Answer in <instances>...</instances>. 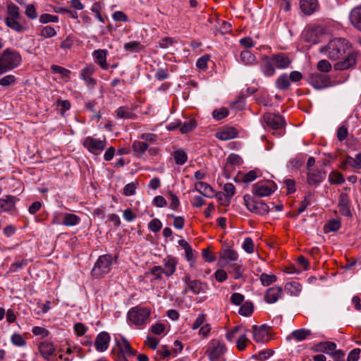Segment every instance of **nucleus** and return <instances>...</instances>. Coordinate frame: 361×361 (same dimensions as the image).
<instances>
[{
	"instance_id": "52",
	"label": "nucleus",
	"mask_w": 361,
	"mask_h": 361,
	"mask_svg": "<svg viewBox=\"0 0 361 361\" xmlns=\"http://www.w3.org/2000/svg\"><path fill=\"white\" fill-rule=\"evenodd\" d=\"M27 262H28V260L25 259H22L20 262H13L11 265L8 272L13 273V272L17 271L18 269H21L23 266L27 265Z\"/></svg>"
},
{
	"instance_id": "26",
	"label": "nucleus",
	"mask_w": 361,
	"mask_h": 361,
	"mask_svg": "<svg viewBox=\"0 0 361 361\" xmlns=\"http://www.w3.org/2000/svg\"><path fill=\"white\" fill-rule=\"evenodd\" d=\"M195 189L204 197H211L214 194L212 188L207 183L197 182L195 185Z\"/></svg>"
},
{
	"instance_id": "32",
	"label": "nucleus",
	"mask_w": 361,
	"mask_h": 361,
	"mask_svg": "<svg viewBox=\"0 0 361 361\" xmlns=\"http://www.w3.org/2000/svg\"><path fill=\"white\" fill-rule=\"evenodd\" d=\"M80 221V218L74 214L66 213L63 215V224L66 226H73L77 225Z\"/></svg>"
},
{
	"instance_id": "34",
	"label": "nucleus",
	"mask_w": 361,
	"mask_h": 361,
	"mask_svg": "<svg viewBox=\"0 0 361 361\" xmlns=\"http://www.w3.org/2000/svg\"><path fill=\"white\" fill-rule=\"evenodd\" d=\"M221 258L225 260L227 263L230 262H235L237 260L238 255V253L231 249L224 250L220 255Z\"/></svg>"
},
{
	"instance_id": "45",
	"label": "nucleus",
	"mask_w": 361,
	"mask_h": 361,
	"mask_svg": "<svg viewBox=\"0 0 361 361\" xmlns=\"http://www.w3.org/2000/svg\"><path fill=\"white\" fill-rule=\"evenodd\" d=\"M16 78L13 75H7L0 79V85L3 87H9L15 84Z\"/></svg>"
},
{
	"instance_id": "12",
	"label": "nucleus",
	"mask_w": 361,
	"mask_h": 361,
	"mask_svg": "<svg viewBox=\"0 0 361 361\" xmlns=\"http://www.w3.org/2000/svg\"><path fill=\"white\" fill-rule=\"evenodd\" d=\"M310 83L316 89H322L331 85V78L326 75L314 73L310 75Z\"/></svg>"
},
{
	"instance_id": "41",
	"label": "nucleus",
	"mask_w": 361,
	"mask_h": 361,
	"mask_svg": "<svg viewBox=\"0 0 361 361\" xmlns=\"http://www.w3.org/2000/svg\"><path fill=\"white\" fill-rule=\"evenodd\" d=\"M252 312L253 305L251 302H245L241 305L239 310V314L245 317L250 316Z\"/></svg>"
},
{
	"instance_id": "63",
	"label": "nucleus",
	"mask_w": 361,
	"mask_h": 361,
	"mask_svg": "<svg viewBox=\"0 0 361 361\" xmlns=\"http://www.w3.org/2000/svg\"><path fill=\"white\" fill-rule=\"evenodd\" d=\"M244 300V295L239 293H234L231 296V302L235 305H240Z\"/></svg>"
},
{
	"instance_id": "33",
	"label": "nucleus",
	"mask_w": 361,
	"mask_h": 361,
	"mask_svg": "<svg viewBox=\"0 0 361 361\" xmlns=\"http://www.w3.org/2000/svg\"><path fill=\"white\" fill-rule=\"evenodd\" d=\"M19 18H6V24L12 30L20 32L25 30V27L18 21Z\"/></svg>"
},
{
	"instance_id": "1",
	"label": "nucleus",
	"mask_w": 361,
	"mask_h": 361,
	"mask_svg": "<svg viewBox=\"0 0 361 361\" xmlns=\"http://www.w3.org/2000/svg\"><path fill=\"white\" fill-rule=\"evenodd\" d=\"M350 44L344 38H334L326 46L319 48V52L325 54L329 59L336 61L345 58L337 62L334 68L337 70H346L356 63V54L350 52Z\"/></svg>"
},
{
	"instance_id": "44",
	"label": "nucleus",
	"mask_w": 361,
	"mask_h": 361,
	"mask_svg": "<svg viewBox=\"0 0 361 361\" xmlns=\"http://www.w3.org/2000/svg\"><path fill=\"white\" fill-rule=\"evenodd\" d=\"M7 18H20L19 8L14 4L11 3L7 6Z\"/></svg>"
},
{
	"instance_id": "10",
	"label": "nucleus",
	"mask_w": 361,
	"mask_h": 361,
	"mask_svg": "<svg viewBox=\"0 0 361 361\" xmlns=\"http://www.w3.org/2000/svg\"><path fill=\"white\" fill-rule=\"evenodd\" d=\"M118 347V358L121 361H127L128 357H133L136 355L137 351L131 347L130 342L126 338H122L120 341L117 342Z\"/></svg>"
},
{
	"instance_id": "62",
	"label": "nucleus",
	"mask_w": 361,
	"mask_h": 361,
	"mask_svg": "<svg viewBox=\"0 0 361 361\" xmlns=\"http://www.w3.org/2000/svg\"><path fill=\"white\" fill-rule=\"evenodd\" d=\"M344 180L343 176L340 173H331L329 175V181L332 183H342Z\"/></svg>"
},
{
	"instance_id": "8",
	"label": "nucleus",
	"mask_w": 361,
	"mask_h": 361,
	"mask_svg": "<svg viewBox=\"0 0 361 361\" xmlns=\"http://www.w3.org/2000/svg\"><path fill=\"white\" fill-rule=\"evenodd\" d=\"M326 36L324 29L320 26L308 28L305 30V40L311 44H317L324 40Z\"/></svg>"
},
{
	"instance_id": "3",
	"label": "nucleus",
	"mask_w": 361,
	"mask_h": 361,
	"mask_svg": "<svg viewBox=\"0 0 361 361\" xmlns=\"http://www.w3.org/2000/svg\"><path fill=\"white\" fill-rule=\"evenodd\" d=\"M21 61V56L17 51L5 49L0 56V75L18 67Z\"/></svg>"
},
{
	"instance_id": "16",
	"label": "nucleus",
	"mask_w": 361,
	"mask_h": 361,
	"mask_svg": "<svg viewBox=\"0 0 361 361\" xmlns=\"http://www.w3.org/2000/svg\"><path fill=\"white\" fill-rule=\"evenodd\" d=\"M326 177V173L322 170L311 169L307 173V182L309 185H317Z\"/></svg>"
},
{
	"instance_id": "50",
	"label": "nucleus",
	"mask_w": 361,
	"mask_h": 361,
	"mask_svg": "<svg viewBox=\"0 0 361 361\" xmlns=\"http://www.w3.org/2000/svg\"><path fill=\"white\" fill-rule=\"evenodd\" d=\"M196 121L194 119H190L183 124V126L180 127V132L182 133H186L192 130L196 126Z\"/></svg>"
},
{
	"instance_id": "9",
	"label": "nucleus",
	"mask_w": 361,
	"mask_h": 361,
	"mask_svg": "<svg viewBox=\"0 0 361 361\" xmlns=\"http://www.w3.org/2000/svg\"><path fill=\"white\" fill-rule=\"evenodd\" d=\"M106 140H97L92 137H87L82 141V145L90 152L98 154L106 147Z\"/></svg>"
},
{
	"instance_id": "6",
	"label": "nucleus",
	"mask_w": 361,
	"mask_h": 361,
	"mask_svg": "<svg viewBox=\"0 0 361 361\" xmlns=\"http://www.w3.org/2000/svg\"><path fill=\"white\" fill-rule=\"evenodd\" d=\"M111 263V255H104L100 256L92 269V275L96 278H101L104 276L110 271Z\"/></svg>"
},
{
	"instance_id": "30",
	"label": "nucleus",
	"mask_w": 361,
	"mask_h": 361,
	"mask_svg": "<svg viewBox=\"0 0 361 361\" xmlns=\"http://www.w3.org/2000/svg\"><path fill=\"white\" fill-rule=\"evenodd\" d=\"M285 290L291 295L297 296L302 290V285L297 281H290L286 284Z\"/></svg>"
},
{
	"instance_id": "58",
	"label": "nucleus",
	"mask_w": 361,
	"mask_h": 361,
	"mask_svg": "<svg viewBox=\"0 0 361 361\" xmlns=\"http://www.w3.org/2000/svg\"><path fill=\"white\" fill-rule=\"evenodd\" d=\"M11 342L13 345L17 346H23L26 343L25 340L22 337L20 334H14L11 336Z\"/></svg>"
},
{
	"instance_id": "49",
	"label": "nucleus",
	"mask_w": 361,
	"mask_h": 361,
	"mask_svg": "<svg viewBox=\"0 0 361 361\" xmlns=\"http://www.w3.org/2000/svg\"><path fill=\"white\" fill-rule=\"evenodd\" d=\"M317 68L321 72L328 73L331 70V65L327 60L322 59L318 62Z\"/></svg>"
},
{
	"instance_id": "13",
	"label": "nucleus",
	"mask_w": 361,
	"mask_h": 361,
	"mask_svg": "<svg viewBox=\"0 0 361 361\" xmlns=\"http://www.w3.org/2000/svg\"><path fill=\"white\" fill-rule=\"evenodd\" d=\"M264 120L267 125L273 129H279L285 126L283 117L279 114H265L264 115Z\"/></svg>"
},
{
	"instance_id": "22",
	"label": "nucleus",
	"mask_w": 361,
	"mask_h": 361,
	"mask_svg": "<svg viewBox=\"0 0 361 361\" xmlns=\"http://www.w3.org/2000/svg\"><path fill=\"white\" fill-rule=\"evenodd\" d=\"M106 54L107 51L105 49L96 50L93 54L97 63L104 70H107L109 68V65L106 63Z\"/></svg>"
},
{
	"instance_id": "24",
	"label": "nucleus",
	"mask_w": 361,
	"mask_h": 361,
	"mask_svg": "<svg viewBox=\"0 0 361 361\" xmlns=\"http://www.w3.org/2000/svg\"><path fill=\"white\" fill-rule=\"evenodd\" d=\"M350 20L353 26L361 31V6L356 7L351 11Z\"/></svg>"
},
{
	"instance_id": "29",
	"label": "nucleus",
	"mask_w": 361,
	"mask_h": 361,
	"mask_svg": "<svg viewBox=\"0 0 361 361\" xmlns=\"http://www.w3.org/2000/svg\"><path fill=\"white\" fill-rule=\"evenodd\" d=\"M116 114L118 118L124 119H134L136 117L132 109L128 106L118 108Z\"/></svg>"
},
{
	"instance_id": "19",
	"label": "nucleus",
	"mask_w": 361,
	"mask_h": 361,
	"mask_svg": "<svg viewBox=\"0 0 361 361\" xmlns=\"http://www.w3.org/2000/svg\"><path fill=\"white\" fill-rule=\"evenodd\" d=\"M38 348L42 356L47 360H49L50 357L55 352V348L54 345L51 343L47 341L40 343Z\"/></svg>"
},
{
	"instance_id": "48",
	"label": "nucleus",
	"mask_w": 361,
	"mask_h": 361,
	"mask_svg": "<svg viewBox=\"0 0 361 361\" xmlns=\"http://www.w3.org/2000/svg\"><path fill=\"white\" fill-rule=\"evenodd\" d=\"M228 115V110L226 108H221L220 109H215L213 113V117L217 120H221Z\"/></svg>"
},
{
	"instance_id": "51",
	"label": "nucleus",
	"mask_w": 361,
	"mask_h": 361,
	"mask_svg": "<svg viewBox=\"0 0 361 361\" xmlns=\"http://www.w3.org/2000/svg\"><path fill=\"white\" fill-rule=\"evenodd\" d=\"M59 17L57 16L51 15L49 13H44L39 17V22L42 23H47L49 22L57 23Z\"/></svg>"
},
{
	"instance_id": "47",
	"label": "nucleus",
	"mask_w": 361,
	"mask_h": 361,
	"mask_svg": "<svg viewBox=\"0 0 361 361\" xmlns=\"http://www.w3.org/2000/svg\"><path fill=\"white\" fill-rule=\"evenodd\" d=\"M141 48L142 45L139 42L137 41L130 42L124 44V49L126 51H130L131 52L137 51L141 49Z\"/></svg>"
},
{
	"instance_id": "42",
	"label": "nucleus",
	"mask_w": 361,
	"mask_h": 361,
	"mask_svg": "<svg viewBox=\"0 0 361 361\" xmlns=\"http://www.w3.org/2000/svg\"><path fill=\"white\" fill-rule=\"evenodd\" d=\"M174 160L176 164H184L188 159L187 154L182 150H176L173 152Z\"/></svg>"
},
{
	"instance_id": "61",
	"label": "nucleus",
	"mask_w": 361,
	"mask_h": 361,
	"mask_svg": "<svg viewBox=\"0 0 361 361\" xmlns=\"http://www.w3.org/2000/svg\"><path fill=\"white\" fill-rule=\"evenodd\" d=\"M248 341L249 340L245 335L240 336L236 342L238 349L240 351L245 350Z\"/></svg>"
},
{
	"instance_id": "38",
	"label": "nucleus",
	"mask_w": 361,
	"mask_h": 361,
	"mask_svg": "<svg viewBox=\"0 0 361 361\" xmlns=\"http://www.w3.org/2000/svg\"><path fill=\"white\" fill-rule=\"evenodd\" d=\"M148 145L144 142L135 141L132 145L133 150L138 155L143 154L147 149Z\"/></svg>"
},
{
	"instance_id": "25",
	"label": "nucleus",
	"mask_w": 361,
	"mask_h": 361,
	"mask_svg": "<svg viewBox=\"0 0 361 361\" xmlns=\"http://www.w3.org/2000/svg\"><path fill=\"white\" fill-rule=\"evenodd\" d=\"M347 166H350L355 169H360L361 166V152L357 154L355 158L348 156L342 162V168L347 169Z\"/></svg>"
},
{
	"instance_id": "4",
	"label": "nucleus",
	"mask_w": 361,
	"mask_h": 361,
	"mask_svg": "<svg viewBox=\"0 0 361 361\" xmlns=\"http://www.w3.org/2000/svg\"><path fill=\"white\" fill-rule=\"evenodd\" d=\"M150 314L149 308L136 306L128 311V317L133 324L141 327L148 323Z\"/></svg>"
},
{
	"instance_id": "55",
	"label": "nucleus",
	"mask_w": 361,
	"mask_h": 361,
	"mask_svg": "<svg viewBox=\"0 0 361 361\" xmlns=\"http://www.w3.org/2000/svg\"><path fill=\"white\" fill-rule=\"evenodd\" d=\"M51 70L54 73H59L65 77H69V75L71 73V71L69 70L57 65H52L51 66Z\"/></svg>"
},
{
	"instance_id": "43",
	"label": "nucleus",
	"mask_w": 361,
	"mask_h": 361,
	"mask_svg": "<svg viewBox=\"0 0 361 361\" xmlns=\"http://www.w3.org/2000/svg\"><path fill=\"white\" fill-rule=\"evenodd\" d=\"M259 279L263 286H267L276 281V276L274 274H267L263 273L261 274Z\"/></svg>"
},
{
	"instance_id": "54",
	"label": "nucleus",
	"mask_w": 361,
	"mask_h": 361,
	"mask_svg": "<svg viewBox=\"0 0 361 361\" xmlns=\"http://www.w3.org/2000/svg\"><path fill=\"white\" fill-rule=\"evenodd\" d=\"M243 248L247 253H252L254 252V243L252 238H246L243 244Z\"/></svg>"
},
{
	"instance_id": "15",
	"label": "nucleus",
	"mask_w": 361,
	"mask_h": 361,
	"mask_svg": "<svg viewBox=\"0 0 361 361\" xmlns=\"http://www.w3.org/2000/svg\"><path fill=\"white\" fill-rule=\"evenodd\" d=\"M109 341L110 336L107 332L102 331L99 333L94 341L96 350L99 352L105 351L109 347Z\"/></svg>"
},
{
	"instance_id": "39",
	"label": "nucleus",
	"mask_w": 361,
	"mask_h": 361,
	"mask_svg": "<svg viewBox=\"0 0 361 361\" xmlns=\"http://www.w3.org/2000/svg\"><path fill=\"white\" fill-rule=\"evenodd\" d=\"M229 272L233 273V277L235 279H238L243 276V268L242 266L238 263L233 262L229 266Z\"/></svg>"
},
{
	"instance_id": "21",
	"label": "nucleus",
	"mask_w": 361,
	"mask_h": 361,
	"mask_svg": "<svg viewBox=\"0 0 361 361\" xmlns=\"http://www.w3.org/2000/svg\"><path fill=\"white\" fill-rule=\"evenodd\" d=\"M238 131L234 128H226L216 133V137L221 140H228L236 137Z\"/></svg>"
},
{
	"instance_id": "18",
	"label": "nucleus",
	"mask_w": 361,
	"mask_h": 361,
	"mask_svg": "<svg viewBox=\"0 0 361 361\" xmlns=\"http://www.w3.org/2000/svg\"><path fill=\"white\" fill-rule=\"evenodd\" d=\"M184 281L187 284L188 288L194 294H199L203 290L204 284L199 280H191L189 275H186Z\"/></svg>"
},
{
	"instance_id": "11",
	"label": "nucleus",
	"mask_w": 361,
	"mask_h": 361,
	"mask_svg": "<svg viewBox=\"0 0 361 361\" xmlns=\"http://www.w3.org/2000/svg\"><path fill=\"white\" fill-rule=\"evenodd\" d=\"M276 189L274 183H257L252 186V193L258 197H266L272 194Z\"/></svg>"
},
{
	"instance_id": "53",
	"label": "nucleus",
	"mask_w": 361,
	"mask_h": 361,
	"mask_svg": "<svg viewBox=\"0 0 361 361\" xmlns=\"http://www.w3.org/2000/svg\"><path fill=\"white\" fill-rule=\"evenodd\" d=\"M273 353L274 352L269 349L265 350H262V351L259 352L258 354L255 355L253 356V357L255 359L259 360H266L272 355Z\"/></svg>"
},
{
	"instance_id": "7",
	"label": "nucleus",
	"mask_w": 361,
	"mask_h": 361,
	"mask_svg": "<svg viewBox=\"0 0 361 361\" xmlns=\"http://www.w3.org/2000/svg\"><path fill=\"white\" fill-rule=\"evenodd\" d=\"M226 351V345L219 340L212 339L208 344L205 354L210 361H219Z\"/></svg>"
},
{
	"instance_id": "59",
	"label": "nucleus",
	"mask_w": 361,
	"mask_h": 361,
	"mask_svg": "<svg viewBox=\"0 0 361 361\" xmlns=\"http://www.w3.org/2000/svg\"><path fill=\"white\" fill-rule=\"evenodd\" d=\"M257 177V172L255 170H251L247 173L243 174L242 180L244 183H250L253 181Z\"/></svg>"
},
{
	"instance_id": "23",
	"label": "nucleus",
	"mask_w": 361,
	"mask_h": 361,
	"mask_svg": "<svg viewBox=\"0 0 361 361\" xmlns=\"http://www.w3.org/2000/svg\"><path fill=\"white\" fill-rule=\"evenodd\" d=\"M16 198L7 196L6 199H0V212H8L15 208Z\"/></svg>"
},
{
	"instance_id": "57",
	"label": "nucleus",
	"mask_w": 361,
	"mask_h": 361,
	"mask_svg": "<svg viewBox=\"0 0 361 361\" xmlns=\"http://www.w3.org/2000/svg\"><path fill=\"white\" fill-rule=\"evenodd\" d=\"M137 185V183H130L127 184L123 188V194L126 196L133 195L135 192Z\"/></svg>"
},
{
	"instance_id": "2",
	"label": "nucleus",
	"mask_w": 361,
	"mask_h": 361,
	"mask_svg": "<svg viewBox=\"0 0 361 361\" xmlns=\"http://www.w3.org/2000/svg\"><path fill=\"white\" fill-rule=\"evenodd\" d=\"M262 62V68L264 75L271 77L276 72L275 68L285 69L289 66L291 60L286 54L279 53L271 56H264Z\"/></svg>"
},
{
	"instance_id": "40",
	"label": "nucleus",
	"mask_w": 361,
	"mask_h": 361,
	"mask_svg": "<svg viewBox=\"0 0 361 361\" xmlns=\"http://www.w3.org/2000/svg\"><path fill=\"white\" fill-rule=\"evenodd\" d=\"M341 227V221L337 219L330 220L324 227L326 233L338 231Z\"/></svg>"
},
{
	"instance_id": "14",
	"label": "nucleus",
	"mask_w": 361,
	"mask_h": 361,
	"mask_svg": "<svg viewBox=\"0 0 361 361\" xmlns=\"http://www.w3.org/2000/svg\"><path fill=\"white\" fill-rule=\"evenodd\" d=\"M253 339L257 343H264L268 340L269 327L263 324L260 326H252Z\"/></svg>"
},
{
	"instance_id": "17",
	"label": "nucleus",
	"mask_w": 361,
	"mask_h": 361,
	"mask_svg": "<svg viewBox=\"0 0 361 361\" xmlns=\"http://www.w3.org/2000/svg\"><path fill=\"white\" fill-rule=\"evenodd\" d=\"M283 290L279 286L269 288L265 294L264 298L267 302L274 303L282 295Z\"/></svg>"
},
{
	"instance_id": "64",
	"label": "nucleus",
	"mask_w": 361,
	"mask_h": 361,
	"mask_svg": "<svg viewBox=\"0 0 361 361\" xmlns=\"http://www.w3.org/2000/svg\"><path fill=\"white\" fill-rule=\"evenodd\" d=\"M26 16L30 19H36L37 17L35 7L33 4H29L26 7L25 10Z\"/></svg>"
},
{
	"instance_id": "27",
	"label": "nucleus",
	"mask_w": 361,
	"mask_h": 361,
	"mask_svg": "<svg viewBox=\"0 0 361 361\" xmlns=\"http://www.w3.org/2000/svg\"><path fill=\"white\" fill-rule=\"evenodd\" d=\"M317 6V0H301L300 8L302 11L307 15L312 13Z\"/></svg>"
},
{
	"instance_id": "35",
	"label": "nucleus",
	"mask_w": 361,
	"mask_h": 361,
	"mask_svg": "<svg viewBox=\"0 0 361 361\" xmlns=\"http://www.w3.org/2000/svg\"><path fill=\"white\" fill-rule=\"evenodd\" d=\"M224 190L225 191V192H226L225 195L226 196V197H224V199H225L224 205L227 206L230 204L231 197L232 196H233L235 192V188L233 185V184L228 183L224 185Z\"/></svg>"
},
{
	"instance_id": "20",
	"label": "nucleus",
	"mask_w": 361,
	"mask_h": 361,
	"mask_svg": "<svg viewBox=\"0 0 361 361\" xmlns=\"http://www.w3.org/2000/svg\"><path fill=\"white\" fill-rule=\"evenodd\" d=\"M336 348V344L331 341L319 342L315 345L313 350L315 352H320L330 354Z\"/></svg>"
},
{
	"instance_id": "31",
	"label": "nucleus",
	"mask_w": 361,
	"mask_h": 361,
	"mask_svg": "<svg viewBox=\"0 0 361 361\" xmlns=\"http://www.w3.org/2000/svg\"><path fill=\"white\" fill-rule=\"evenodd\" d=\"M240 61L245 65L252 66L257 63V59L250 51L244 50L240 53Z\"/></svg>"
},
{
	"instance_id": "36",
	"label": "nucleus",
	"mask_w": 361,
	"mask_h": 361,
	"mask_svg": "<svg viewBox=\"0 0 361 361\" xmlns=\"http://www.w3.org/2000/svg\"><path fill=\"white\" fill-rule=\"evenodd\" d=\"M290 85V80L286 74L281 75L276 80V86L279 90H284L288 89Z\"/></svg>"
},
{
	"instance_id": "56",
	"label": "nucleus",
	"mask_w": 361,
	"mask_h": 361,
	"mask_svg": "<svg viewBox=\"0 0 361 361\" xmlns=\"http://www.w3.org/2000/svg\"><path fill=\"white\" fill-rule=\"evenodd\" d=\"M162 224L159 219H153L148 225L149 228L153 232H158L161 228Z\"/></svg>"
},
{
	"instance_id": "28",
	"label": "nucleus",
	"mask_w": 361,
	"mask_h": 361,
	"mask_svg": "<svg viewBox=\"0 0 361 361\" xmlns=\"http://www.w3.org/2000/svg\"><path fill=\"white\" fill-rule=\"evenodd\" d=\"M164 274L166 276H170L173 274L176 268V260L174 258L169 257L164 260Z\"/></svg>"
},
{
	"instance_id": "37",
	"label": "nucleus",
	"mask_w": 361,
	"mask_h": 361,
	"mask_svg": "<svg viewBox=\"0 0 361 361\" xmlns=\"http://www.w3.org/2000/svg\"><path fill=\"white\" fill-rule=\"evenodd\" d=\"M310 335L311 331L305 329L295 330L292 333L293 337L298 341H303Z\"/></svg>"
},
{
	"instance_id": "46",
	"label": "nucleus",
	"mask_w": 361,
	"mask_h": 361,
	"mask_svg": "<svg viewBox=\"0 0 361 361\" xmlns=\"http://www.w3.org/2000/svg\"><path fill=\"white\" fill-rule=\"evenodd\" d=\"M56 35L55 29L49 25L44 27L40 32V35L45 38H49Z\"/></svg>"
},
{
	"instance_id": "60",
	"label": "nucleus",
	"mask_w": 361,
	"mask_h": 361,
	"mask_svg": "<svg viewBox=\"0 0 361 361\" xmlns=\"http://www.w3.org/2000/svg\"><path fill=\"white\" fill-rule=\"evenodd\" d=\"M169 216L174 219L173 226L176 228L182 229L184 227L185 219L182 216H176L173 214H169Z\"/></svg>"
},
{
	"instance_id": "5",
	"label": "nucleus",
	"mask_w": 361,
	"mask_h": 361,
	"mask_svg": "<svg viewBox=\"0 0 361 361\" xmlns=\"http://www.w3.org/2000/svg\"><path fill=\"white\" fill-rule=\"evenodd\" d=\"M243 200L247 209L252 213L264 216L269 212V207L266 203L262 200H255L250 195H245Z\"/></svg>"
}]
</instances>
